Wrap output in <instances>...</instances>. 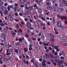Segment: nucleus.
Masks as SVG:
<instances>
[{
	"label": "nucleus",
	"instance_id": "nucleus-1",
	"mask_svg": "<svg viewBox=\"0 0 67 67\" xmlns=\"http://www.w3.org/2000/svg\"><path fill=\"white\" fill-rule=\"evenodd\" d=\"M54 61L58 63L59 65V66H60L61 65H62V64H63L64 63V61H63L62 60H61L60 61V60L58 61L56 59H54Z\"/></svg>",
	"mask_w": 67,
	"mask_h": 67
},
{
	"label": "nucleus",
	"instance_id": "nucleus-2",
	"mask_svg": "<svg viewBox=\"0 0 67 67\" xmlns=\"http://www.w3.org/2000/svg\"><path fill=\"white\" fill-rule=\"evenodd\" d=\"M34 25L35 28L37 30H38V29H39V26H38V25L36 22H35Z\"/></svg>",
	"mask_w": 67,
	"mask_h": 67
},
{
	"label": "nucleus",
	"instance_id": "nucleus-3",
	"mask_svg": "<svg viewBox=\"0 0 67 67\" xmlns=\"http://www.w3.org/2000/svg\"><path fill=\"white\" fill-rule=\"evenodd\" d=\"M35 48H36V50L37 51H39L40 50V46L37 45V44H36L35 45Z\"/></svg>",
	"mask_w": 67,
	"mask_h": 67
},
{
	"label": "nucleus",
	"instance_id": "nucleus-4",
	"mask_svg": "<svg viewBox=\"0 0 67 67\" xmlns=\"http://www.w3.org/2000/svg\"><path fill=\"white\" fill-rule=\"evenodd\" d=\"M64 10L63 8H58L57 10L58 12L59 13H60L61 12H62V11H64Z\"/></svg>",
	"mask_w": 67,
	"mask_h": 67
},
{
	"label": "nucleus",
	"instance_id": "nucleus-5",
	"mask_svg": "<svg viewBox=\"0 0 67 67\" xmlns=\"http://www.w3.org/2000/svg\"><path fill=\"white\" fill-rule=\"evenodd\" d=\"M57 23L58 24L57 25V27H60L61 26V25L62 24L59 21H57Z\"/></svg>",
	"mask_w": 67,
	"mask_h": 67
},
{
	"label": "nucleus",
	"instance_id": "nucleus-6",
	"mask_svg": "<svg viewBox=\"0 0 67 67\" xmlns=\"http://www.w3.org/2000/svg\"><path fill=\"white\" fill-rule=\"evenodd\" d=\"M11 34H12V36L13 37H14L15 35H16V33L13 31L11 32Z\"/></svg>",
	"mask_w": 67,
	"mask_h": 67
},
{
	"label": "nucleus",
	"instance_id": "nucleus-7",
	"mask_svg": "<svg viewBox=\"0 0 67 67\" xmlns=\"http://www.w3.org/2000/svg\"><path fill=\"white\" fill-rule=\"evenodd\" d=\"M63 40V41L65 43H66L67 42V38L65 37H63L62 38Z\"/></svg>",
	"mask_w": 67,
	"mask_h": 67
},
{
	"label": "nucleus",
	"instance_id": "nucleus-8",
	"mask_svg": "<svg viewBox=\"0 0 67 67\" xmlns=\"http://www.w3.org/2000/svg\"><path fill=\"white\" fill-rule=\"evenodd\" d=\"M6 55H9V57H10V58H11L12 56V53L11 55H11V52H9V53L7 52L6 53Z\"/></svg>",
	"mask_w": 67,
	"mask_h": 67
},
{
	"label": "nucleus",
	"instance_id": "nucleus-9",
	"mask_svg": "<svg viewBox=\"0 0 67 67\" xmlns=\"http://www.w3.org/2000/svg\"><path fill=\"white\" fill-rule=\"evenodd\" d=\"M51 38L52 39L51 42H54V41L55 40L54 39V36L53 35H52V36L51 37Z\"/></svg>",
	"mask_w": 67,
	"mask_h": 67
},
{
	"label": "nucleus",
	"instance_id": "nucleus-10",
	"mask_svg": "<svg viewBox=\"0 0 67 67\" xmlns=\"http://www.w3.org/2000/svg\"><path fill=\"white\" fill-rule=\"evenodd\" d=\"M67 18V17L66 16H61V19L62 20H63L64 19V20H66V19Z\"/></svg>",
	"mask_w": 67,
	"mask_h": 67
},
{
	"label": "nucleus",
	"instance_id": "nucleus-11",
	"mask_svg": "<svg viewBox=\"0 0 67 67\" xmlns=\"http://www.w3.org/2000/svg\"><path fill=\"white\" fill-rule=\"evenodd\" d=\"M1 8L3 11H5L6 10H7V9H6L5 7L4 6L2 7Z\"/></svg>",
	"mask_w": 67,
	"mask_h": 67
},
{
	"label": "nucleus",
	"instance_id": "nucleus-12",
	"mask_svg": "<svg viewBox=\"0 0 67 67\" xmlns=\"http://www.w3.org/2000/svg\"><path fill=\"white\" fill-rule=\"evenodd\" d=\"M4 12L3 13L5 15H8V11L7 10Z\"/></svg>",
	"mask_w": 67,
	"mask_h": 67
},
{
	"label": "nucleus",
	"instance_id": "nucleus-13",
	"mask_svg": "<svg viewBox=\"0 0 67 67\" xmlns=\"http://www.w3.org/2000/svg\"><path fill=\"white\" fill-rule=\"evenodd\" d=\"M38 13H41L42 12V9H41V8H38Z\"/></svg>",
	"mask_w": 67,
	"mask_h": 67
},
{
	"label": "nucleus",
	"instance_id": "nucleus-14",
	"mask_svg": "<svg viewBox=\"0 0 67 67\" xmlns=\"http://www.w3.org/2000/svg\"><path fill=\"white\" fill-rule=\"evenodd\" d=\"M42 1H40L38 2V5H42Z\"/></svg>",
	"mask_w": 67,
	"mask_h": 67
},
{
	"label": "nucleus",
	"instance_id": "nucleus-15",
	"mask_svg": "<svg viewBox=\"0 0 67 67\" xmlns=\"http://www.w3.org/2000/svg\"><path fill=\"white\" fill-rule=\"evenodd\" d=\"M13 9L14 12H16V11H17V10L16 9V7H14L13 8Z\"/></svg>",
	"mask_w": 67,
	"mask_h": 67
},
{
	"label": "nucleus",
	"instance_id": "nucleus-16",
	"mask_svg": "<svg viewBox=\"0 0 67 67\" xmlns=\"http://www.w3.org/2000/svg\"><path fill=\"white\" fill-rule=\"evenodd\" d=\"M1 38H5V36L4 35V34H2V35H1Z\"/></svg>",
	"mask_w": 67,
	"mask_h": 67
},
{
	"label": "nucleus",
	"instance_id": "nucleus-17",
	"mask_svg": "<svg viewBox=\"0 0 67 67\" xmlns=\"http://www.w3.org/2000/svg\"><path fill=\"white\" fill-rule=\"evenodd\" d=\"M52 20V23L53 24H55V19H54V18H53Z\"/></svg>",
	"mask_w": 67,
	"mask_h": 67
},
{
	"label": "nucleus",
	"instance_id": "nucleus-18",
	"mask_svg": "<svg viewBox=\"0 0 67 67\" xmlns=\"http://www.w3.org/2000/svg\"><path fill=\"white\" fill-rule=\"evenodd\" d=\"M60 27L62 28V29L63 30H65V27H64V26H61Z\"/></svg>",
	"mask_w": 67,
	"mask_h": 67
},
{
	"label": "nucleus",
	"instance_id": "nucleus-19",
	"mask_svg": "<svg viewBox=\"0 0 67 67\" xmlns=\"http://www.w3.org/2000/svg\"><path fill=\"white\" fill-rule=\"evenodd\" d=\"M32 8L33 7L31 6H29V10H32Z\"/></svg>",
	"mask_w": 67,
	"mask_h": 67
},
{
	"label": "nucleus",
	"instance_id": "nucleus-20",
	"mask_svg": "<svg viewBox=\"0 0 67 67\" xmlns=\"http://www.w3.org/2000/svg\"><path fill=\"white\" fill-rule=\"evenodd\" d=\"M46 56H49V57H50V56H52V55H51V54H46Z\"/></svg>",
	"mask_w": 67,
	"mask_h": 67
},
{
	"label": "nucleus",
	"instance_id": "nucleus-21",
	"mask_svg": "<svg viewBox=\"0 0 67 67\" xmlns=\"http://www.w3.org/2000/svg\"><path fill=\"white\" fill-rule=\"evenodd\" d=\"M62 1H63V3H64V4H65V3H66V2H67L66 0H62Z\"/></svg>",
	"mask_w": 67,
	"mask_h": 67
},
{
	"label": "nucleus",
	"instance_id": "nucleus-22",
	"mask_svg": "<svg viewBox=\"0 0 67 67\" xmlns=\"http://www.w3.org/2000/svg\"><path fill=\"white\" fill-rule=\"evenodd\" d=\"M47 5H51V3L50 2H47L46 3Z\"/></svg>",
	"mask_w": 67,
	"mask_h": 67
},
{
	"label": "nucleus",
	"instance_id": "nucleus-23",
	"mask_svg": "<svg viewBox=\"0 0 67 67\" xmlns=\"http://www.w3.org/2000/svg\"><path fill=\"white\" fill-rule=\"evenodd\" d=\"M9 20L11 21H13V18H12V17H11L9 19Z\"/></svg>",
	"mask_w": 67,
	"mask_h": 67
},
{
	"label": "nucleus",
	"instance_id": "nucleus-24",
	"mask_svg": "<svg viewBox=\"0 0 67 67\" xmlns=\"http://www.w3.org/2000/svg\"><path fill=\"white\" fill-rule=\"evenodd\" d=\"M3 4H3V2H1L0 3V5H1V6L3 5Z\"/></svg>",
	"mask_w": 67,
	"mask_h": 67
},
{
	"label": "nucleus",
	"instance_id": "nucleus-25",
	"mask_svg": "<svg viewBox=\"0 0 67 67\" xmlns=\"http://www.w3.org/2000/svg\"><path fill=\"white\" fill-rule=\"evenodd\" d=\"M59 5L60 6V7H64V4H63V3H61Z\"/></svg>",
	"mask_w": 67,
	"mask_h": 67
},
{
	"label": "nucleus",
	"instance_id": "nucleus-26",
	"mask_svg": "<svg viewBox=\"0 0 67 67\" xmlns=\"http://www.w3.org/2000/svg\"><path fill=\"white\" fill-rule=\"evenodd\" d=\"M20 44V42H18L17 43L15 44L16 45H19Z\"/></svg>",
	"mask_w": 67,
	"mask_h": 67
},
{
	"label": "nucleus",
	"instance_id": "nucleus-27",
	"mask_svg": "<svg viewBox=\"0 0 67 67\" xmlns=\"http://www.w3.org/2000/svg\"><path fill=\"white\" fill-rule=\"evenodd\" d=\"M12 16H11V14H9L8 16L7 17L9 19Z\"/></svg>",
	"mask_w": 67,
	"mask_h": 67
},
{
	"label": "nucleus",
	"instance_id": "nucleus-28",
	"mask_svg": "<svg viewBox=\"0 0 67 67\" xmlns=\"http://www.w3.org/2000/svg\"><path fill=\"white\" fill-rule=\"evenodd\" d=\"M3 60L4 61H6L7 60V58L4 57L3 59Z\"/></svg>",
	"mask_w": 67,
	"mask_h": 67
},
{
	"label": "nucleus",
	"instance_id": "nucleus-29",
	"mask_svg": "<svg viewBox=\"0 0 67 67\" xmlns=\"http://www.w3.org/2000/svg\"><path fill=\"white\" fill-rule=\"evenodd\" d=\"M42 66H46V64H45V63L43 62H42Z\"/></svg>",
	"mask_w": 67,
	"mask_h": 67
},
{
	"label": "nucleus",
	"instance_id": "nucleus-30",
	"mask_svg": "<svg viewBox=\"0 0 67 67\" xmlns=\"http://www.w3.org/2000/svg\"><path fill=\"white\" fill-rule=\"evenodd\" d=\"M40 25H41V26H45V24H43L42 23H40Z\"/></svg>",
	"mask_w": 67,
	"mask_h": 67
},
{
	"label": "nucleus",
	"instance_id": "nucleus-31",
	"mask_svg": "<svg viewBox=\"0 0 67 67\" xmlns=\"http://www.w3.org/2000/svg\"><path fill=\"white\" fill-rule=\"evenodd\" d=\"M49 61V60H48L47 61V62L48 63V65H50V64H51V62H48V61Z\"/></svg>",
	"mask_w": 67,
	"mask_h": 67
},
{
	"label": "nucleus",
	"instance_id": "nucleus-32",
	"mask_svg": "<svg viewBox=\"0 0 67 67\" xmlns=\"http://www.w3.org/2000/svg\"><path fill=\"white\" fill-rule=\"evenodd\" d=\"M25 36L26 37V38H29V36L27 34H26L25 35Z\"/></svg>",
	"mask_w": 67,
	"mask_h": 67
},
{
	"label": "nucleus",
	"instance_id": "nucleus-33",
	"mask_svg": "<svg viewBox=\"0 0 67 67\" xmlns=\"http://www.w3.org/2000/svg\"><path fill=\"white\" fill-rule=\"evenodd\" d=\"M15 53H18V50L17 49H15Z\"/></svg>",
	"mask_w": 67,
	"mask_h": 67
},
{
	"label": "nucleus",
	"instance_id": "nucleus-34",
	"mask_svg": "<svg viewBox=\"0 0 67 67\" xmlns=\"http://www.w3.org/2000/svg\"><path fill=\"white\" fill-rule=\"evenodd\" d=\"M47 8L48 9V10H51L52 9V8L49 7H47Z\"/></svg>",
	"mask_w": 67,
	"mask_h": 67
},
{
	"label": "nucleus",
	"instance_id": "nucleus-35",
	"mask_svg": "<svg viewBox=\"0 0 67 67\" xmlns=\"http://www.w3.org/2000/svg\"><path fill=\"white\" fill-rule=\"evenodd\" d=\"M14 20L15 21H16V22H19V20L18 19H14Z\"/></svg>",
	"mask_w": 67,
	"mask_h": 67
},
{
	"label": "nucleus",
	"instance_id": "nucleus-36",
	"mask_svg": "<svg viewBox=\"0 0 67 67\" xmlns=\"http://www.w3.org/2000/svg\"><path fill=\"white\" fill-rule=\"evenodd\" d=\"M54 44L53 43H51V46H52V47L53 48L54 47Z\"/></svg>",
	"mask_w": 67,
	"mask_h": 67
},
{
	"label": "nucleus",
	"instance_id": "nucleus-37",
	"mask_svg": "<svg viewBox=\"0 0 67 67\" xmlns=\"http://www.w3.org/2000/svg\"><path fill=\"white\" fill-rule=\"evenodd\" d=\"M45 46H46V43L45 42H43L42 43Z\"/></svg>",
	"mask_w": 67,
	"mask_h": 67
},
{
	"label": "nucleus",
	"instance_id": "nucleus-38",
	"mask_svg": "<svg viewBox=\"0 0 67 67\" xmlns=\"http://www.w3.org/2000/svg\"><path fill=\"white\" fill-rule=\"evenodd\" d=\"M1 26H4V24L2 23H1Z\"/></svg>",
	"mask_w": 67,
	"mask_h": 67
},
{
	"label": "nucleus",
	"instance_id": "nucleus-39",
	"mask_svg": "<svg viewBox=\"0 0 67 67\" xmlns=\"http://www.w3.org/2000/svg\"><path fill=\"white\" fill-rule=\"evenodd\" d=\"M40 18V19H42V18H43V16H42V15H41L39 16Z\"/></svg>",
	"mask_w": 67,
	"mask_h": 67
},
{
	"label": "nucleus",
	"instance_id": "nucleus-40",
	"mask_svg": "<svg viewBox=\"0 0 67 67\" xmlns=\"http://www.w3.org/2000/svg\"><path fill=\"white\" fill-rule=\"evenodd\" d=\"M53 49H53V50L52 51V54H54V53H55V51Z\"/></svg>",
	"mask_w": 67,
	"mask_h": 67
},
{
	"label": "nucleus",
	"instance_id": "nucleus-41",
	"mask_svg": "<svg viewBox=\"0 0 67 67\" xmlns=\"http://www.w3.org/2000/svg\"><path fill=\"white\" fill-rule=\"evenodd\" d=\"M42 19L43 20V21H45V19L44 17H42Z\"/></svg>",
	"mask_w": 67,
	"mask_h": 67
},
{
	"label": "nucleus",
	"instance_id": "nucleus-42",
	"mask_svg": "<svg viewBox=\"0 0 67 67\" xmlns=\"http://www.w3.org/2000/svg\"><path fill=\"white\" fill-rule=\"evenodd\" d=\"M29 51H31L32 49V48L31 47H30L29 48Z\"/></svg>",
	"mask_w": 67,
	"mask_h": 67
},
{
	"label": "nucleus",
	"instance_id": "nucleus-43",
	"mask_svg": "<svg viewBox=\"0 0 67 67\" xmlns=\"http://www.w3.org/2000/svg\"><path fill=\"white\" fill-rule=\"evenodd\" d=\"M49 44V42H48L47 43H46V46H48V44Z\"/></svg>",
	"mask_w": 67,
	"mask_h": 67
},
{
	"label": "nucleus",
	"instance_id": "nucleus-44",
	"mask_svg": "<svg viewBox=\"0 0 67 67\" xmlns=\"http://www.w3.org/2000/svg\"><path fill=\"white\" fill-rule=\"evenodd\" d=\"M49 50H50V51H52V48H51V47H49Z\"/></svg>",
	"mask_w": 67,
	"mask_h": 67
},
{
	"label": "nucleus",
	"instance_id": "nucleus-45",
	"mask_svg": "<svg viewBox=\"0 0 67 67\" xmlns=\"http://www.w3.org/2000/svg\"><path fill=\"white\" fill-rule=\"evenodd\" d=\"M31 11L29 10L27 12V13H28V14H30V13H31Z\"/></svg>",
	"mask_w": 67,
	"mask_h": 67
},
{
	"label": "nucleus",
	"instance_id": "nucleus-46",
	"mask_svg": "<svg viewBox=\"0 0 67 67\" xmlns=\"http://www.w3.org/2000/svg\"><path fill=\"white\" fill-rule=\"evenodd\" d=\"M55 2H56V0H54V1H52V3L53 4L55 3Z\"/></svg>",
	"mask_w": 67,
	"mask_h": 67
},
{
	"label": "nucleus",
	"instance_id": "nucleus-47",
	"mask_svg": "<svg viewBox=\"0 0 67 67\" xmlns=\"http://www.w3.org/2000/svg\"><path fill=\"white\" fill-rule=\"evenodd\" d=\"M14 5L15 7H16V6H18V4L17 3H15Z\"/></svg>",
	"mask_w": 67,
	"mask_h": 67
},
{
	"label": "nucleus",
	"instance_id": "nucleus-48",
	"mask_svg": "<svg viewBox=\"0 0 67 67\" xmlns=\"http://www.w3.org/2000/svg\"><path fill=\"white\" fill-rule=\"evenodd\" d=\"M7 60L8 62H10V59H9V58L7 59Z\"/></svg>",
	"mask_w": 67,
	"mask_h": 67
},
{
	"label": "nucleus",
	"instance_id": "nucleus-49",
	"mask_svg": "<svg viewBox=\"0 0 67 67\" xmlns=\"http://www.w3.org/2000/svg\"><path fill=\"white\" fill-rule=\"evenodd\" d=\"M9 7L11 8V9H12L13 8V5H11L10 6H9Z\"/></svg>",
	"mask_w": 67,
	"mask_h": 67
},
{
	"label": "nucleus",
	"instance_id": "nucleus-50",
	"mask_svg": "<svg viewBox=\"0 0 67 67\" xmlns=\"http://www.w3.org/2000/svg\"><path fill=\"white\" fill-rule=\"evenodd\" d=\"M61 59H64V57H63L61 56L60 57Z\"/></svg>",
	"mask_w": 67,
	"mask_h": 67
},
{
	"label": "nucleus",
	"instance_id": "nucleus-51",
	"mask_svg": "<svg viewBox=\"0 0 67 67\" xmlns=\"http://www.w3.org/2000/svg\"><path fill=\"white\" fill-rule=\"evenodd\" d=\"M24 6L25 7H26L27 6V3L24 4Z\"/></svg>",
	"mask_w": 67,
	"mask_h": 67
},
{
	"label": "nucleus",
	"instance_id": "nucleus-52",
	"mask_svg": "<svg viewBox=\"0 0 67 67\" xmlns=\"http://www.w3.org/2000/svg\"><path fill=\"white\" fill-rule=\"evenodd\" d=\"M55 33L56 34H58V31L57 30H56V31H55Z\"/></svg>",
	"mask_w": 67,
	"mask_h": 67
},
{
	"label": "nucleus",
	"instance_id": "nucleus-53",
	"mask_svg": "<svg viewBox=\"0 0 67 67\" xmlns=\"http://www.w3.org/2000/svg\"><path fill=\"white\" fill-rule=\"evenodd\" d=\"M48 36H49V37H51L52 36V34H48Z\"/></svg>",
	"mask_w": 67,
	"mask_h": 67
},
{
	"label": "nucleus",
	"instance_id": "nucleus-54",
	"mask_svg": "<svg viewBox=\"0 0 67 67\" xmlns=\"http://www.w3.org/2000/svg\"><path fill=\"white\" fill-rule=\"evenodd\" d=\"M57 16H58V18H60L61 19V17L59 16V15L57 14Z\"/></svg>",
	"mask_w": 67,
	"mask_h": 67
},
{
	"label": "nucleus",
	"instance_id": "nucleus-55",
	"mask_svg": "<svg viewBox=\"0 0 67 67\" xmlns=\"http://www.w3.org/2000/svg\"><path fill=\"white\" fill-rule=\"evenodd\" d=\"M11 48H10V51H13V47H10Z\"/></svg>",
	"mask_w": 67,
	"mask_h": 67
},
{
	"label": "nucleus",
	"instance_id": "nucleus-56",
	"mask_svg": "<svg viewBox=\"0 0 67 67\" xmlns=\"http://www.w3.org/2000/svg\"><path fill=\"white\" fill-rule=\"evenodd\" d=\"M35 65L36 67H38V64H35Z\"/></svg>",
	"mask_w": 67,
	"mask_h": 67
},
{
	"label": "nucleus",
	"instance_id": "nucleus-57",
	"mask_svg": "<svg viewBox=\"0 0 67 67\" xmlns=\"http://www.w3.org/2000/svg\"><path fill=\"white\" fill-rule=\"evenodd\" d=\"M46 52L47 53H48V52H49V49H47L46 50Z\"/></svg>",
	"mask_w": 67,
	"mask_h": 67
},
{
	"label": "nucleus",
	"instance_id": "nucleus-58",
	"mask_svg": "<svg viewBox=\"0 0 67 67\" xmlns=\"http://www.w3.org/2000/svg\"><path fill=\"white\" fill-rule=\"evenodd\" d=\"M43 61L42 62H43L44 63H46V61L45 59H43Z\"/></svg>",
	"mask_w": 67,
	"mask_h": 67
},
{
	"label": "nucleus",
	"instance_id": "nucleus-59",
	"mask_svg": "<svg viewBox=\"0 0 67 67\" xmlns=\"http://www.w3.org/2000/svg\"><path fill=\"white\" fill-rule=\"evenodd\" d=\"M54 54V55H57V52H55Z\"/></svg>",
	"mask_w": 67,
	"mask_h": 67
},
{
	"label": "nucleus",
	"instance_id": "nucleus-60",
	"mask_svg": "<svg viewBox=\"0 0 67 67\" xmlns=\"http://www.w3.org/2000/svg\"><path fill=\"white\" fill-rule=\"evenodd\" d=\"M53 64H54L55 66H56V63L55 62H54V63H53Z\"/></svg>",
	"mask_w": 67,
	"mask_h": 67
},
{
	"label": "nucleus",
	"instance_id": "nucleus-61",
	"mask_svg": "<svg viewBox=\"0 0 67 67\" xmlns=\"http://www.w3.org/2000/svg\"><path fill=\"white\" fill-rule=\"evenodd\" d=\"M19 31H20V33H22V29H19Z\"/></svg>",
	"mask_w": 67,
	"mask_h": 67
},
{
	"label": "nucleus",
	"instance_id": "nucleus-62",
	"mask_svg": "<svg viewBox=\"0 0 67 67\" xmlns=\"http://www.w3.org/2000/svg\"><path fill=\"white\" fill-rule=\"evenodd\" d=\"M47 24L48 26H49V25H50V23L49 22H48Z\"/></svg>",
	"mask_w": 67,
	"mask_h": 67
},
{
	"label": "nucleus",
	"instance_id": "nucleus-63",
	"mask_svg": "<svg viewBox=\"0 0 67 67\" xmlns=\"http://www.w3.org/2000/svg\"><path fill=\"white\" fill-rule=\"evenodd\" d=\"M31 2H34V0H29Z\"/></svg>",
	"mask_w": 67,
	"mask_h": 67
},
{
	"label": "nucleus",
	"instance_id": "nucleus-64",
	"mask_svg": "<svg viewBox=\"0 0 67 67\" xmlns=\"http://www.w3.org/2000/svg\"><path fill=\"white\" fill-rule=\"evenodd\" d=\"M16 27H17V29H19V25H18V24H17V25H16Z\"/></svg>",
	"mask_w": 67,
	"mask_h": 67
}]
</instances>
